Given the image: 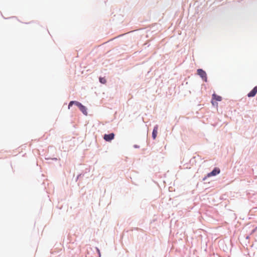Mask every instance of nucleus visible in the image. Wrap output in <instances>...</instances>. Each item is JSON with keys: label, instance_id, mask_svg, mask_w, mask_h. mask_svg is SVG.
<instances>
[{"label": "nucleus", "instance_id": "f257e3e1", "mask_svg": "<svg viewBox=\"0 0 257 257\" xmlns=\"http://www.w3.org/2000/svg\"><path fill=\"white\" fill-rule=\"evenodd\" d=\"M197 74L204 80L205 81H207V75L206 72L201 69L197 70Z\"/></svg>", "mask_w": 257, "mask_h": 257}, {"label": "nucleus", "instance_id": "f03ea898", "mask_svg": "<svg viewBox=\"0 0 257 257\" xmlns=\"http://www.w3.org/2000/svg\"><path fill=\"white\" fill-rule=\"evenodd\" d=\"M220 170L218 168H215L212 171L207 174V177H210L211 176H215L220 173Z\"/></svg>", "mask_w": 257, "mask_h": 257}, {"label": "nucleus", "instance_id": "7ed1b4c3", "mask_svg": "<svg viewBox=\"0 0 257 257\" xmlns=\"http://www.w3.org/2000/svg\"><path fill=\"white\" fill-rule=\"evenodd\" d=\"M114 138V134L113 133H111L109 134H105L103 137V139L107 142H110Z\"/></svg>", "mask_w": 257, "mask_h": 257}, {"label": "nucleus", "instance_id": "20e7f679", "mask_svg": "<svg viewBox=\"0 0 257 257\" xmlns=\"http://www.w3.org/2000/svg\"><path fill=\"white\" fill-rule=\"evenodd\" d=\"M222 100V97L220 96L217 95L216 94L214 93L212 95V103L214 105V100L220 101Z\"/></svg>", "mask_w": 257, "mask_h": 257}, {"label": "nucleus", "instance_id": "39448f33", "mask_svg": "<svg viewBox=\"0 0 257 257\" xmlns=\"http://www.w3.org/2000/svg\"><path fill=\"white\" fill-rule=\"evenodd\" d=\"M256 93H257V86L254 87L253 88V89L249 93H248L247 96L249 97H253V96H255V95L256 94Z\"/></svg>", "mask_w": 257, "mask_h": 257}, {"label": "nucleus", "instance_id": "423d86ee", "mask_svg": "<svg viewBox=\"0 0 257 257\" xmlns=\"http://www.w3.org/2000/svg\"><path fill=\"white\" fill-rule=\"evenodd\" d=\"M75 104L76 106H77L79 108L82 104L80 102L76 101H71L70 102L69 105H68V109L70 108V107L73 104Z\"/></svg>", "mask_w": 257, "mask_h": 257}, {"label": "nucleus", "instance_id": "0eeeda50", "mask_svg": "<svg viewBox=\"0 0 257 257\" xmlns=\"http://www.w3.org/2000/svg\"><path fill=\"white\" fill-rule=\"evenodd\" d=\"M158 125H156L154 128V130H153V131L152 133V137H153V139H155L157 137V135L158 134Z\"/></svg>", "mask_w": 257, "mask_h": 257}, {"label": "nucleus", "instance_id": "6e6552de", "mask_svg": "<svg viewBox=\"0 0 257 257\" xmlns=\"http://www.w3.org/2000/svg\"><path fill=\"white\" fill-rule=\"evenodd\" d=\"M79 109L84 114H87V109L85 107V106L81 104V106L79 107Z\"/></svg>", "mask_w": 257, "mask_h": 257}, {"label": "nucleus", "instance_id": "1a4fd4ad", "mask_svg": "<svg viewBox=\"0 0 257 257\" xmlns=\"http://www.w3.org/2000/svg\"><path fill=\"white\" fill-rule=\"evenodd\" d=\"M99 81L100 83H101L102 84H105L106 82V79L103 77L99 78Z\"/></svg>", "mask_w": 257, "mask_h": 257}]
</instances>
